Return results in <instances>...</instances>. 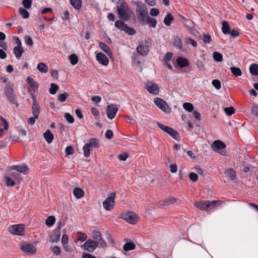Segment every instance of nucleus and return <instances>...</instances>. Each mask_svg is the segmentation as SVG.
<instances>
[{
	"mask_svg": "<svg viewBox=\"0 0 258 258\" xmlns=\"http://www.w3.org/2000/svg\"><path fill=\"white\" fill-rule=\"evenodd\" d=\"M116 9L118 17L120 20L126 21L129 19L130 9L126 2H121L118 3Z\"/></svg>",
	"mask_w": 258,
	"mask_h": 258,
	"instance_id": "obj_1",
	"label": "nucleus"
},
{
	"mask_svg": "<svg viewBox=\"0 0 258 258\" xmlns=\"http://www.w3.org/2000/svg\"><path fill=\"white\" fill-rule=\"evenodd\" d=\"M221 201L219 200L212 202L209 201H201L195 202L194 205L196 207L202 211H208L217 207L221 204Z\"/></svg>",
	"mask_w": 258,
	"mask_h": 258,
	"instance_id": "obj_2",
	"label": "nucleus"
},
{
	"mask_svg": "<svg viewBox=\"0 0 258 258\" xmlns=\"http://www.w3.org/2000/svg\"><path fill=\"white\" fill-rule=\"evenodd\" d=\"M152 44L151 39L147 38L140 42L137 47V52L143 56H146L149 51V48Z\"/></svg>",
	"mask_w": 258,
	"mask_h": 258,
	"instance_id": "obj_3",
	"label": "nucleus"
},
{
	"mask_svg": "<svg viewBox=\"0 0 258 258\" xmlns=\"http://www.w3.org/2000/svg\"><path fill=\"white\" fill-rule=\"evenodd\" d=\"M5 94L8 100L12 103L16 104V106H18L19 104L17 101V97L15 94L13 86L10 83H7L4 89Z\"/></svg>",
	"mask_w": 258,
	"mask_h": 258,
	"instance_id": "obj_4",
	"label": "nucleus"
},
{
	"mask_svg": "<svg viewBox=\"0 0 258 258\" xmlns=\"http://www.w3.org/2000/svg\"><path fill=\"white\" fill-rule=\"evenodd\" d=\"M137 15L139 19L143 21L148 15L147 9L141 2L137 3Z\"/></svg>",
	"mask_w": 258,
	"mask_h": 258,
	"instance_id": "obj_5",
	"label": "nucleus"
},
{
	"mask_svg": "<svg viewBox=\"0 0 258 258\" xmlns=\"http://www.w3.org/2000/svg\"><path fill=\"white\" fill-rule=\"evenodd\" d=\"M121 218L131 224H135L139 219V216L133 212H127L123 214Z\"/></svg>",
	"mask_w": 258,
	"mask_h": 258,
	"instance_id": "obj_6",
	"label": "nucleus"
},
{
	"mask_svg": "<svg viewBox=\"0 0 258 258\" xmlns=\"http://www.w3.org/2000/svg\"><path fill=\"white\" fill-rule=\"evenodd\" d=\"M154 102L156 105L163 112L165 113H169L170 112L171 109L170 107L167 103L161 98H155Z\"/></svg>",
	"mask_w": 258,
	"mask_h": 258,
	"instance_id": "obj_7",
	"label": "nucleus"
},
{
	"mask_svg": "<svg viewBox=\"0 0 258 258\" xmlns=\"http://www.w3.org/2000/svg\"><path fill=\"white\" fill-rule=\"evenodd\" d=\"M9 231L14 235H24L25 234L24 225L23 224L12 225L9 227Z\"/></svg>",
	"mask_w": 258,
	"mask_h": 258,
	"instance_id": "obj_8",
	"label": "nucleus"
},
{
	"mask_svg": "<svg viewBox=\"0 0 258 258\" xmlns=\"http://www.w3.org/2000/svg\"><path fill=\"white\" fill-rule=\"evenodd\" d=\"M21 249L28 255L34 254L36 251L35 247L31 243L24 242L20 245Z\"/></svg>",
	"mask_w": 258,
	"mask_h": 258,
	"instance_id": "obj_9",
	"label": "nucleus"
},
{
	"mask_svg": "<svg viewBox=\"0 0 258 258\" xmlns=\"http://www.w3.org/2000/svg\"><path fill=\"white\" fill-rule=\"evenodd\" d=\"M157 124L159 127L171 136L173 139L178 140L179 135L175 130L170 127L165 126L159 122Z\"/></svg>",
	"mask_w": 258,
	"mask_h": 258,
	"instance_id": "obj_10",
	"label": "nucleus"
},
{
	"mask_svg": "<svg viewBox=\"0 0 258 258\" xmlns=\"http://www.w3.org/2000/svg\"><path fill=\"white\" fill-rule=\"evenodd\" d=\"M145 88L150 93L154 95H157L159 92V88L158 85L152 82H148L146 83Z\"/></svg>",
	"mask_w": 258,
	"mask_h": 258,
	"instance_id": "obj_11",
	"label": "nucleus"
},
{
	"mask_svg": "<svg viewBox=\"0 0 258 258\" xmlns=\"http://www.w3.org/2000/svg\"><path fill=\"white\" fill-rule=\"evenodd\" d=\"M118 108L116 105L110 104L108 105L107 109V116L110 119L114 118L117 113Z\"/></svg>",
	"mask_w": 258,
	"mask_h": 258,
	"instance_id": "obj_12",
	"label": "nucleus"
},
{
	"mask_svg": "<svg viewBox=\"0 0 258 258\" xmlns=\"http://www.w3.org/2000/svg\"><path fill=\"white\" fill-rule=\"evenodd\" d=\"M97 247V243L91 239L87 240L83 245L82 248L89 252H93Z\"/></svg>",
	"mask_w": 258,
	"mask_h": 258,
	"instance_id": "obj_13",
	"label": "nucleus"
},
{
	"mask_svg": "<svg viewBox=\"0 0 258 258\" xmlns=\"http://www.w3.org/2000/svg\"><path fill=\"white\" fill-rule=\"evenodd\" d=\"M214 151L222 154L223 150L226 148L225 144L220 140L214 141L211 145Z\"/></svg>",
	"mask_w": 258,
	"mask_h": 258,
	"instance_id": "obj_14",
	"label": "nucleus"
},
{
	"mask_svg": "<svg viewBox=\"0 0 258 258\" xmlns=\"http://www.w3.org/2000/svg\"><path fill=\"white\" fill-rule=\"evenodd\" d=\"M114 195L110 196L105 200L103 203L104 209L107 211L112 209L114 206Z\"/></svg>",
	"mask_w": 258,
	"mask_h": 258,
	"instance_id": "obj_15",
	"label": "nucleus"
},
{
	"mask_svg": "<svg viewBox=\"0 0 258 258\" xmlns=\"http://www.w3.org/2000/svg\"><path fill=\"white\" fill-rule=\"evenodd\" d=\"M31 96H32L33 100V105L32 106V113L35 118H38L40 113V108L36 102V98L34 94L31 93Z\"/></svg>",
	"mask_w": 258,
	"mask_h": 258,
	"instance_id": "obj_16",
	"label": "nucleus"
},
{
	"mask_svg": "<svg viewBox=\"0 0 258 258\" xmlns=\"http://www.w3.org/2000/svg\"><path fill=\"white\" fill-rule=\"evenodd\" d=\"M97 60L100 64L106 66L109 63V60L105 54L102 52L97 53L96 55Z\"/></svg>",
	"mask_w": 258,
	"mask_h": 258,
	"instance_id": "obj_17",
	"label": "nucleus"
},
{
	"mask_svg": "<svg viewBox=\"0 0 258 258\" xmlns=\"http://www.w3.org/2000/svg\"><path fill=\"white\" fill-rule=\"evenodd\" d=\"M176 62L180 68H184L189 66V61L186 58L179 56L176 59Z\"/></svg>",
	"mask_w": 258,
	"mask_h": 258,
	"instance_id": "obj_18",
	"label": "nucleus"
},
{
	"mask_svg": "<svg viewBox=\"0 0 258 258\" xmlns=\"http://www.w3.org/2000/svg\"><path fill=\"white\" fill-rule=\"evenodd\" d=\"M13 169L24 174H27L28 173V168L27 166L25 164L15 165L13 167Z\"/></svg>",
	"mask_w": 258,
	"mask_h": 258,
	"instance_id": "obj_19",
	"label": "nucleus"
},
{
	"mask_svg": "<svg viewBox=\"0 0 258 258\" xmlns=\"http://www.w3.org/2000/svg\"><path fill=\"white\" fill-rule=\"evenodd\" d=\"M60 227H58V230L50 236V241L52 243L57 242L60 239Z\"/></svg>",
	"mask_w": 258,
	"mask_h": 258,
	"instance_id": "obj_20",
	"label": "nucleus"
},
{
	"mask_svg": "<svg viewBox=\"0 0 258 258\" xmlns=\"http://www.w3.org/2000/svg\"><path fill=\"white\" fill-rule=\"evenodd\" d=\"M43 137L48 144L51 143L53 141V135L49 130H47L43 134Z\"/></svg>",
	"mask_w": 258,
	"mask_h": 258,
	"instance_id": "obj_21",
	"label": "nucleus"
},
{
	"mask_svg": "<svg viewBox=\"0 0 258 258\" xmlns=\"http://www.w3.org/2000/svg\"><path fill=\"white\" fill-rule=\"evenodd\" d=\"M24 52V48L22 46H16L14 48V53L17 58L19 59Z\"/></svg>",
	"mask_w": 258,
	"mask_h": 258,
	"instance_id": "obj_22",
	"label": "nucleus"
},
{
	"mask_svg": "<svg viewBox=\"0 0 258 258\" xmlns=\"http://www.w3.org/2000/svg\"><path fill=\"white\" fill-rule=\"evenodd\" d=\"M222 31L224 34H230V28L228 23L226 21H223L222 23Z\"/></svg>",
	"mask_w": 258,
	"mask_h": 258,
	"instance_id": "obj_23",
	"label": "nucleus"
},
{
	"mask_svg": "<svg viewBox=\"0 0 258 258\" xmlns=\"http://www.w3.org/2000/svg\"><path fill=\"white\" fill-rule=\"evenodd\" d=\"M172 43L174 46L176 47L179 49H181L182 47V41L179 37H175L172 40Z\"/></svg>",
	"mask_w": 258,
	"mask_h": 258,
	"instance_id": "obj_24",
	"label": "nucleus"
},
{
	"mask_svg": "<svg viewBox=\"0 0 258 258\" xmlns=\"http://www.w3.org/2000/svg\"><path fill=\"white\" fill-rule=\"evenodd\" d=\"M73 194L77 199H80L83 197L84 192L81 188L76 187L73 190Z\"/></svg>",
	"mask_w": 258,
	"mask_h": 258,
	"instance_id": "obj_25",
	"label": "nucleus"
},
{
	"mask_svg": "<svg viewBox=\"0 0 258 258\" xmlns=\"http://www.w3.org/2000/svg\"><path fill=\"white\" fill-rule=\"evenodd\" d=\"M99 46L101 48V49L104 51L108 55H110L112 54L111 50L109 47L108 46L107 44H106L104 42H99Z\"/></svg>",
	"mask_w": 258,
	"mask_h": 258,
	"instance_id": "obj_26",
	"label": "nucleus"
},
{
	"mask_svg": "<svg viewBox=\"0 0 258 258\" xmlns=\"http://www.w3.org/2000/svg\"><path fill=\"white\" fill-rule=\"evenodd\" d=\"M87 144H89L90 147L98 148L100 146L99 140L96 138L90 139Z\"/></svg>",
	"mask_w": 258,
	"mask_h": 258,
	"instance_id": "obj_27",
	"label": "nucleus"
},
{
	"mask_svg": "<svg viewBox=\"0 0 258 258\" xmlns=\"http://www.w3.org/2000/svg\"><path fill=\"white\" fill-rule=\"evenodd\" d=\"M37 69L41 73H46L48 71L47 66L43 62H40L37 66Z\"/></svg>",
	"mask_w": 258,
	"mask_h": 258,
	"instance_id": "obj_28",
	"label": "nucleus"
},
{
	"mask_svg": "<svg viewBox=\"0 0 258 258\" xmlns=\"http://www.w3.org/2000/svg\"><path fill=\"white\" fill-rule=\"evenodd\" d=\"M250 74L254 76L258 75V64H252L249 67Z\"/></svg>",
	"mask_w": 258,
	"mask_h": 258,
	"instance_id": "obj_29",
	"label": "nucleus"
},
{
	"mask_svg": "<svg viewBox=\"0 0 258 258\" xmlns=\"http://www.w3.org/2000/svg\"><path fill=\"white\" fill-rule=\"evenodd\" d=\"M55 222V218L53 216H49L45 220V224L48 227H51Z\"/></svg>",
	"mask_w": 258,
	"mask_h": 258,
	"instance_id": "obj_30",
	"label": "nucleus"
},
{
	"mask_svg": "<svg viewBox=\"0 0 258 258\" xmlns=\"http://www.w3.org/2000/svg\"><path fill=\"white\" fill-rule=\"evenodd\" d=\"M5 179L6 181V184L8 186H13L16 184H17L16 181L11 177L6 176L5 177Z\"/></svg>",
	"mask_w": 258,
	"mask_h": 258,
	"instance_id": "obj_31",
	"label": "nucleus"
},
{
	"mask_svg": "<svg viewBox=\"0 0 258 258\" xmlns=\"http://www.w3.org/2000/svg\"><path fill=\"white\" fill-rule=\"evenodd\" d=\"M72 6L76 9H80L82 7L81 0H70Z\"/></svg>",
	"mask_w": 258,
	"mask_h": 258,
	"instance_id": "obj_32",
	"label": "nucleus"
},
{
	"mask_svg": "<svg viewBox=\"0 0 258 258\" xmlns=\"http://www.w3.org/2000/svg\"><path fill=\"white\" fill-rule=\"evenodd\" d=\"M173 20V17L172 15L171 14H168L164 19V23L167 26H169Z\"/></svg>",
	"mask_w": 258,
	"mask_h": 258,
	"instance_id": "obj_33",
	"label": "nucleus"
},
{
	"mask_svg": "<svg viewBox=\"0 0 258 258\" xmlns=\"http://www.w3.org/2000/svg\"><path fill=\"white\" fill-rule=\"evenodd\" d=\"M135 247V244L133 242H127L124 244L123 249L124 251H127L134 249Z\"/></svg>",
	"mask_w": 258,
	"mask_h": 258,
	"instance_id": "obj_34",
	"label": "nucleus"
},
{
	"mask_svg": "<svg viewBox=\"0 0 258 258\" xmlns=\"http://www.w3.org/2000/svg\"><path fill=\"white\" fill-rule=\"evenodd\" d=\"M230 70L232 74L235 77H239L242 75L241 71L239 68L234 67H231Z\"/></svg>",
	"mask_w": 258,
	"mask_h": 258,
	"instance_id": "obj_35",
	"label": "nucleus"
},
{
	"mask_svg": "<svg viewBox=\"0 0 258 258\" xmlns=\"http://www.w3.org/2000/svg\"><path fill=\"white\" fill-rule=\"evenodd\" d=\"M91 147L89 145L86 143L83 148V154L85 157H88L90 154Z\"/></svg>",
	"mask_w": 258,
	"mask_h": 258,
	"instance_id": "obj_36",
	"label": "nucleus"
},
{
	"mask_svg": "<svg viewBox=\"0 0 258 258\" xmlns=\"http://www.w3.org/2000/svg\"><path fill=\"white\" fill-rule=\"evenodd\" d=\"M225 173L228 175L231 180H234L236 178V172L232 169H228L226 171Z\"/></svg>",
	"mask_w": 258,
	"mask_h": 258,
	"instance_id": "obj_37",
	"label": "nucleus"
},
{
	"mask_svg": "<svg viewBox=\"0 0 258 258\" xmlns=\"http://www.w3.org/2000/svg\"><path fill=\"white\" fill-rule=\"evenodd\" d=\"M214 59L217 62H221L223 60L222 55L217 52H214L213 53Z\"/></svg>",
	"mask_w": 258,
	"mask_h": 258,
	"instance_id": "obj_38",
	"label": "nucleus"
},
{
	"mask_svg": "<svg viewBox=\"0 0 258 258\" xmlns=\"http://www.w3.org/2000/svg\"><path fill=\"white\" fill-rule=\"evenodd\" d=\"M69 60L70 61L72 65L74 66V65H76L78 63V57L76 54H72L70 55Z\"/></svg>",
	"mask_w": 258,
	"mask_h": 258,
	"instance_id": "obj_39",
	"label": "nucleus"
},
{
	"mask_svg": "<svg viewBox=\"0 0 258 258\" xmlns=\"http://www.w3.org/2000/svg\"><path fill=\"white\" fill-rule=\"evenodd\" d=\"M183 107L185 110L189 112H191L194 109L193 105L191 103L188 102L184 103L183 104Z\"/></svg>",
	"mask_w": 258,
	"mask_h": 258,
	"instance_id": "obj_40",
	"label": "nucleus"
},
{
	"mask_svg": "<svg viewBox=\"0 0 258 258\" xmlns=\"http://www.w3.org/2000/svg\"><path fill=\"white\" fill-rule=\"evenodd\" d=\"M19 14L24 19H27L29 16V12L26 10H25L24 9L20 8L19 10Z\"/></svg>",
	"mask_w": 258,
	"mask_h": 258,
	"instance_id": "obj_41",
	"label": "nucleus"
},
{
	"mask_svg": "<svg viewBox=\"0 0 258 258\" xmlns=\"http://www.w3.org/2000/svg\"><path fill=\"white\" fill-rule=\"evenodd\" d=\"M11 177L16 181L17 183H19L21 181V178L20 174L17 172H12Z\"/></svg>",
	"mask_w": 258,
	"mask_h": 258,
	"instance_id": "obj_42",
	"label": "nucleus"
},
{
	"mask_svg": "<svg viewBox=\"0 0 258 258\" xmlns=\"http://www.w3.org/2000/svg\"><path fill=\"white\" fill-rule=\"evenodd\" d=\"M24 41L25 44L28 46L31 47L33 45V41L30 36H25L24 37Z\"/></svg>",
	"mask_w": 258,
	"mask_h": 258,
	"instance_id": "obj_43",
	"label": "nucleus"
},
{
	"mask_svg": "<svg viewBox=\"0 0 258 258\" xmlns=\"http://www.w3.org/2000/svg\"><path fill=\"white\" fill-rule=\"evenodd\" d=\"M58 88L59 87L57 85L54 83H51L50 88L49 89L50 93L51 94H55Z\"/></svg>",
	"mask_w": 258,
	"mask_h": 258,
	"instance_id": "obj_44",
	"label": "nucleus"
},
{
	"mask_svg": "<svg viewBox=\"0 0 258 258\" xmlns=\"http://www.w3.org/2000/svg\"><path fill=\"white\" fill-rule=\"evenodd\" d=\"M115 25L117 28L123 30L124 28L126 27V24H124L123 22L117 21L115 23Z\"/></svg>",
	"mask_w": 258,
	"mask_h": 258,
	"instance_id": "obj_45",
	"label": "nucleus"
},
{
	"mask_svg": "<svg viewBox=\"0 0 258 258\" xmlns=\"http://www.w3.org/2000/svg\"><path fill=\"white\" fill-rule=\"evenodd\" d=\"M92 237L95 240L94 241H97L98 240H100L101 236L99 231H94L92 233Z\"/></svg>",
	"mask_w": 258,
	"mask_h": 258,
	"instance_id": "obj_46",
	"label": "nucleus"
},
{
	"mask_svg": "<svg viewBox=\"0 0 258 258\" xmlns=\"http://www.w3.org/2000/svg\"><path fill=\"white\" fill-rule=\"evenodd\" d=\"M147 23L150 24V27L153 28L155 27L157 24L156 20L154 18H151L148 17L147 19Z\"/></svg>",
	"mask_w": 258,
	"mask_h": 258,
	"instance_id": "obj_47",
	"label": "nucleus"
},
{
	"mask_svg": "<svg viewBox=\"0 0 258 258\" xmlns=\"http://www.w3.org/2000/svg\"><path fill=\"white\" fill-rule=\"evenodd\" d=\"M68 96H69V94L65 92L64 93L58 95V100L61 102H63L66 101L67 98Z\"/></svg>",
	"mask_w": 258,
	"mask_h": 258,
	"instance_id": "obj_48",
	"label": "nucleus"
},
{
	"mask_svg": "<svg viewBox=\"0 0 258 258\" xmlns=\"http://www.w3.org/2000/svg\"><path fill=\"white\" fill-rule=\"evenodd\" d=\"M22 5L26 9H29L32 5V0H23Z\"/></svg>",
	"mask_w": 258,
	"mask_h": 258,
	"instance_id": "obj_49",
	"label": "nucleus"
},
{
	"mask_svg": "<svg viewBox=\"0 0 258 258\" xmlns=\"http://www.w3.org/2000/svg\"><path fill=\"white\" fill-rule=\"evenodd\" d=\"M224 112L227 115L230 116L234 113V109L233 107H226L224 108Z\"/></svg>",
	"mask_w": 258,
	"mask_h": 258,
	"instance_id": "obj_50",
	"label": "nucleus"
},
{
	"mask_svg": "<svg viewBox=\"0 0 258 258\" xmlns=\"http://www.w3.org/2000/svg\"><path fill=\"white\" fill-rule=\"evenodd\" d=\"M64 116L69 123H72L74 122V117L69 113H66Z\"/></svg>",
	"mask_w": 258,
	"mask_h": 258,
	"instance_id": "obj_51",
	"label": "nucleus"
},
{
	"mask_svg": "<svg viewBox=\"0 0 258 258\" xmlns=\"http://www.w3.org/2000/svg\"><path fill=\"white\" fill-rule=\"evenodd\" d=\"M123 31L129 35H134L136 33V31L134 29L130 28L126 25V27L124 28Z\"/></svg>",
	"mask_w": 258,
	"mask_h": 258,
	"instance_id": "obj_52",
	"label": "nucleus"
},
{
	"mask_svg": "<svg viewBox=\"0 0 258 258\" xmlns=\"http://www.w3.org/2000/svg\"><path fill=\"white\" fill-rule=\"evenodd\" d=\"M212 84L216 89H220L221 85L219 80H213L212 82Z\"/></svg>",
	"mask_w": 258,
	"mask_h": 258,
	"instance_id": "obj_53",
	"label": "nucleus"
},
{
	"mask_svg": "<svg viewBox=\"0 0 258 258\" xmlns=\"http://www.w3.org/2000/svg\"><path fill=\"white\" fill-rule=\"evenodd\" d=\"M189 178L194 182L197 181L198 179V175L194 172H190L189 174Z\"/></svg>",
	"mask_w": 258,
	"mask_h": 258,
	"instance_id": "obj_54",
	"label": "nucleus"
},
{
	"mask_svg": "<svg viewBox=\"0 0 258 258\" xmlns=\"http://www.w3.org/2000/svg\"><path fill=\"white\" fill-rule=\"evenodd\" d=\"M173 54L171 52H167L166 53L164 56V62H169L172 57Z\"/></svg>",
	"mask_w": 258,
	"mask_h": 258,
	"instance_id": "obj_55",
	"label": "nucleus"
},
{
	"mask_svg": "<svg viewBox=\"0 0 258 258\" xmlns=\"http://www.w3.org/2000/svg\"><path fill=\"white\" fill-rule=\"evenodd\" d=\"M169 168L171 173H176L177 170V165L175 163L172 164L170 165Z\"/></svg>",
	"mask_w": 258,
	"mask_h": 258,
	"instance_id": "obj_56",
	"label": "nucleus"
},
{
	"mask_svg": "<svg viewBox=\"0 0 258 258\" xmlns=\"http://www.w3.org/2000/svg\"><path fill=\"white\" fill-rule=\"evenodd\" d=\"M159 14V10L156 8L151 9L150 14L152 16H157Z\"/></svg>",
	"mask_w": 258,
	"mask_h": 258,
	"instance_id": "obj_57",
	"label": "nucleus"
},
{
	"mask_svg": "<svg viewBox=\"0 0 258 258\" xmlns=\"http://www.w3.org/2000/svg\"><path fill=\"white\" fill-rule=\"evenodd\" d=\"M196 65L200 70L203 71L204 70V65L201 60H198L196 62Z\"/></svg>",
	"mask_w": 258,
	"mask_h": 258,
	"instance_id": "obj_58",
	"label": "nucleus"
},
{
	"mask_svg": "<svg viewBox=\"0 0 258 258\" xmlns=\"http://www.w3.org/2000/svg\"><path fill=\"white\" fill-rule=\"evenodd\" d=\"M66 152L68 155H72L74 154V150L71 146H69L66 148Z\"/></svg>",
	"mask_w": 258,
	"mask_h": 258,
	"instance_id": "obj_59",
	"label": "nucleus"
},
{
	"mask_svg": "<svg viewBox=\"0 0 258 258\" xmlns=\"http://www.w3.org/2000/svg\"><path fill=\"white\" fill-rule=\"evenodd\" d=\"M0 118H1V119L2 120V121L3 126L4 128V129L5 130H8L9 124H8V123L7 121L5 118H4L3 117H2V116H1Z\"/></svg>",
	"mask_w": 258,
	"mask_h": 258,
	"instance_id": "obj_60",
	"label": "nucleus"
},
{
	"mask_svg": "<svg viewBox=\"0 0 258 258\" xmlns=\"http://www.w3.org/2000/svg\"><path fill=\"white\" fill-rule=\"evenodd\" d=\"M52 251L56 255H59L61 253V249L59 247L55 246L53 247Z\"/></svg>",
	"mask_w": 258,
	"mask_h": 258,
	"instance_id": "obj_61",
	"label": "nucleus"
},
{
	"mask_svg": "<svg viewBox=\"0 0 258 258\" xmlns=\"http://www.w3.org/2000/svg\"><path fill=\"white\" fill-rule=\"evenodd\" d=\"M68 242V237L66 234L62 235L61 238V243L63 245L67 244Z\"/></svg>",
	"mask_w": 258,
	"mask_h": 258,
	"instance_id": "obj_62",
	"label": "nucleus"
},
{
	"mask_svg": "<svg viewBox=\"0 0 258 258\" xmlns=\"http://www.w3.org/2000/svg\"><path fill=\"white\" fill-rule=\"evenodd\" d=\"M211 37L208 35H205L203 36V41L205 43H209L211 41Z\"/></svg>",
	"mask_w": 258,
	"mask_h": 258,
	"instance_id": "obj_63",
	"label": "nucleus"
},
{
	"mask_svg": "<svg viewBox=\"0 0 258 258\" xmlns=\"http://www.w3.org/2000/svg\"><path fill=\"white\" fill-rule=\"evenodd\" d=\"M251 112L254 115H258V106L253 105L252 107Z\"/></svg>",
	"mask_w": 258,
	"mask_h": 258,
	"instance_id": "obj_64",
	"label": "nucleus"
}]
</instances>
